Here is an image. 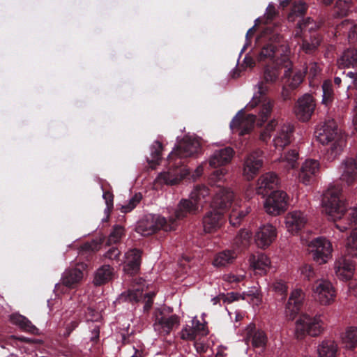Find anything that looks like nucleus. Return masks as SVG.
Wrapping results in <instances>:
<instances>
[{"label": "nucleus", "mask_w": 357, "mask_h": 357, "mask_svg": "<svg viewBox=\"0 0 357 357\" xmlns=\"http://www.w3.org/2000/svg\"><path fill=\"white\" fill-rule=\"evenodd\" d=\"M357 259V227L354 228L347 238L344 255L335 261V271L337 277L344 281H348L349 289H357L356 279L353 280Z\"/></svg>", "instance_id": "f257e3e1"}, {"label": "nucleus", "mask_w": 357, "mask_h": 357, "mask_svg": "<svg viewBox=\"0 0 357 357\" xmlns=\"http://www.w3.org/2000/svg\"><path fill=\"white\" fill-rule=\"evenodd\" d=\"M317 140L322 144L329 145L327 156L329 160L335 158L342 151L346 144L345 137L334 120H328L315 132Z\"/></svg>", "instance_id": "f03ea898"}, {"label": "nucleus", "mask_w": 357, "mask_h": 357, "mask_svg": "<svg viewBox=\"0 0 357 357\" xmlns=\"http://www.w3.org/2000/svg\"><path fill=\"white\" fill-rule=\"evenodd\" d=\"M307 9L306 4L303 1H299L297 3L294 5L291 13L288 16V19L289 21L295 22L298 19V29L299 31H297L296 33V37H300L301 36V32L303 31L305 40H303L302 45V49L305 52H310L313 50H314L319 44H320V38L319 36L317 34H313L311 36V43H309L307 40V35L306 31L309 32L316 29L318 28L317 24L313 22L310 17L306 19H303V16L305 14V12Z\"/></svg>", "instance_id": "7ed1b4c3"}, {"label": "nucleus", "mask_w": 357, "mask_h": 357, "mask_svg": "<svg viewBox=\"0 0 357 357\" xmlns=\"http://www.w3.org/2000/svg\"><path fill=\"white\" fill-rule=\"evenodd\" d=\"M340 196L341 188L335 183H330L323 193L322 206L329 221L340 220L345 212L344 202Z\"/></svg>", "instance_id": "20e7f679"}, {"label": "nucleus", "mask_w": 357, "mask_h": 357, "mask_svg": "<svg viewBox=\"0 0 357 357\" xmlns=\"http://www.w3.org/2000/svg\"><path fill=\"white\" fill-rule=\"evenodd\" d=\"M256 86L257 91L255 92L252 100L247 104L245 109L248 110L257 106L259 107L257 124L261 126L271 116L274 102L266 96L268 88L263 82H259Z\"/></svg>", "instance_id": "39448f33"}, {"label": "nucleus", "mask_w": 357, "mask_h": 357, "mask_svg": "<svg viewBox=\"0 0 357 357\" xmlns=\"http://www.w3.org/2000/svg\"><path fill=\"white\" fill-rule=\"evenodd\" d=\"M124 228L121 225H115L113 231L107 239L105 237L99 240H92L90 242L83 243L79 250V255L82 258H86L89 261L96 252L100 250L102 244L105 241L107 245H112L120 241L123 235Z\"/></svg>", "instance_id": "423d86ee"}, {"label": "nucleus", "mask_w": 357, "mask_h": 357, "mask_svg": "<svg viewBox=\"0 0 357 357\" xmlns=\"http://www.w3.org/2000/svg\"><path fill=\"white\" fill-rule=\"evenodd\" d=\"M290 50L289 47L282 45L280 48L273 44H268L263 47L257 56L259 61H266L273 60L275 57L274 63L276 66L282 68H289L291 65L289 59Z\"/></svg>", "instance_id": "0eeeda50"}, {"label": "nucleus", "mask_w": 357, "mask_h": 357, "mask_svg": "<svg viewBox=\"0 0 357 357\" xmlns=\"http://www.w3.org/2000/svg\"><path fill=\"white\" fill-rule=\"evenodd\" d=\"M324 323L320 317H310L303 314L296 323L295 333L297 339H303L306 335L312 337L319 335L324 331Z\"/></svg>", "instance_id": "6e6552de"}, {"label": "nucleus", "mask_w": 357, "mask_h": 357, "mask_svg": "<svg viewBox=\"0 0 357 357\" xmlns=\"http://www.w3.org/2000/svg\"><path fill=\"white\" fill-rule=\"evenodd\" d=\"M288 206V195L282 190L272 192L264 200L265 211L271 215L277 216L283 213Z\"/></svg>", "instance_id": "1a4fd4ad"}, {"label": "nucleus", "mask_w": 357, "mask_h": 357, "mask_svg": "<svg viewBox=\"0 0 357 357\" xmlns=\"http://www.w3.org/2000/svg\"><path fill=\"white\" fill-rule=\"evenodd\" d=\"M311 255L314 261L319 265L326 264L331 257L333 251L331 243L325 238L318 237L309 244Z\"/></svg>", "instance_id": "9d476101"}, {"label": "nucleus", "mask_w": 357, "mask_h": 357, "mask_svg": "<svg viewBox=\"0 0 357 357\" xmlns=\"http://www.w3.org/2000/svg\"><path fill=\"white\" fill-rule=\"evenodd\" d=\"M263 166V152L255 150L248 154L243 163V176L248 181L252 180Z\"/></svg>", "instance_id": "9b49d317"}, {"label": "nucleus", "mask_w": 357, "mask_h": 357, "mask_svg": "<svg viewBox=\"0 0 357 357\" xmlns=\"http://www.w3.org/2000/svg\"><path fill=\"white\" fill-rule=\"evenodd\" d=\"M200 149V143L197 138L192 135L185 136L176 148L169 154V159L172 160L174 156L186 158L198 153Z\"/></svg>", "instance_id": "f8f14e48"}, {"label": "nucleus", "mask_w": 357, "mask_h": 357, "mask_svg": "<svg viewBox=\"0 0 357 357\" xmlns=\"http://www.w3.org/2000/svg\"><path fill=\"white\" fill-rule=\"evenodd\" d=\"M319 162L314 159H306L301 165L296 178L299 182L308 185L317 176L319 172Z\"/></svg>", "instance_id": "ddd939ff"}, {"label": "nucleus", "mask_w": 357, "mask_h": 357, "mask_svg": "<svg viewBox=\"0 0 357 357\" xmlns=\"http://www.w3.org/2000/svg\"><path fill=\"white\" fill-rule=\"evenodd\" d=\"M315 298L321 305H328L335 296V291L331 282L319 280L312 287Z\"/></svg>", "instance_id": "4468645a"}, {"label": "nucleus", "mask_w": 357, "mask_h": 357, "mask_svg": "<svg viewBox=\"0 0 357 357\" xmlns=\"http://www.w3.org/2000/svg\"><path fill=\"white\" fill-rule=\"evenodd\" d=\"M315 109V102L312 96L305 94L298 100L295 114L301 121H307L312 116Z\"/></svg>", "instance_id": "2eb2a0df"}, {"label": "nucleus", "mask_w": 357, "mask_h": 357, "mask_svg": "<svg viewBox=\"0 0 357 357\" xmlns=\"http://www.w3.org/2000/svg\"><path fill=\"white\" fill-rule=\"evenodd\" d=\"M304 294L301 289L291 291L285 305V314L288 319L294 320L303 305Z\"/></svg>", "instance_id": "dca6fc26"}, {"label": "nucleus", "mask_w": 357, "mask_h": 357, "mask_svg": "<svg viewBox=\"0 0 357 357\" xmlns=\"http://www.w3.org/2000/svg\"><path fill=\"white\" fill-rule=\"evenodd\" d=\"M276 235V228L273 225H262L256 232L255 241L259 248L265 249L273 243Z\"/></svg>", "instance_id": "f3484780"}, {"label": "nucleus", "mask_w": 357, "mask_h": 357, "mask_svg": "<svg viewBox=\"0 0 357 357\" xmlns=\"http://www.w3.org/2000/svg\"><path fill=\"white\" fill-rule=\"evenodd\" d=\"M142 250L133 248L126 254V260L124 263L123 271L130 275L137 274L140 270L142 263Z\"/></svg>", "instance_id": "a211bd4d"}, {"label": "nucleus", "mask_w": 357, "mask_h": 357, "mask_svg": "<svg viewBox=\"0 0 357 357\" xmlns=\"http://www.w3.org/2000/svg\"><path fill=\"white\" fill-rule=\"evenodd\" d=\"M86 267L87 264L82 263L75 268L66 270L61 277L62 284L70 289L76 287L82 281L84 277L83 270Z\"/></svg>", "instance_id": "6ab92c4d"}, {"label": "nucleus", "mask_w": 357, "mask_h": 357, "mask_svg": "<svg viewBox=\"0 0 357 357\" xmlns=\"http://www.w3.org/2000/svg\"><path fill=\"white\" fill-rule=\"evenodd\" d=\"M179 324V317L176 314L169 317L162 316L156 317L153 327L160 335L167 336L170 334L174 327L178 326Z\"/></svg>", "instance_id": "aec40b11"}, {"label": "nucleus", "mask_w": 357, "mask_h": 357, "mask_svg": "<svg viewBox=\"0 0 357 357\" xmlns=\"http://www.w3.org/2000/svg\"><path fill=\"white\" fill-rule=\"evenodd\" d=\"M294 127L291 124L287 123L278 126L277 132L273 138V144L276 149H282L290 144Z\"/></svg>", "instance_id": "412c9836"}, {"label": "nucleus", "mask_w": 357, "mask_h": 357, "mask_svg": "<svg viewBox=\"0 0 357 357\" xmlns=\"http://www.w3.org/2000/svg\"><path fill=\"white\" fill-rule=\"evenodd\" d=\"M243 110H241L232 119L230 127L231 129L238 128L241 135H244L250 130L256 121V116L253 114H248L245 117H242Z\"/></svg>", "instance_id": "4be33fe9"}, {"label": "nucleus", "mask_w": 357, "mask_h": 357, "mask_svg": "<svg viewBox=\"0 0 357 357\" xmlns=\"http://www.w3.org/2000/svg\"><path fill=\"white\" fill-rule=\"evenodd\" d=\"M234 153L231 147L215 150L209 158V165L213 167L225 165L231 162Z\"/></svg>", "instance_id": "5701e85b"}, {"label": "nucleus", "mask_w": 357, "mask_h": 357, "mask_svg": "<svg viewBox=\"0 0 357 357\" xmlns=\"http://www.w3.org/2000/svg\"><path fill=\"white\" fill-rule=\"evenodd\" d=\"M239 252L235 248L220 251L215 255L213 265L217 268L226 267L234 262Z\"/></svg>", "instance_id": "b1692460"}, {"label": "nucleus", "mask_w": 357, "mask_h": 357, "mask_svg": "<svg viewBox=\"0 0 357 357\" xmlns=\"http://www.w3.org/2000/svg\"><path fill=\"white\" fill-rule=\"evenodd\" d=\"M188 174L189 172L186 169L180 170L179 173L175 170L164 172L158 176L156 181L160 183L173 185L178 183Z\"/></svg>", "instance_id": "393cba45"}, {"label": "nucleus", "mask_w": 357, "mask_h": 357, "mask_svg": "<svg viewBox=\"0 0 357 357\" xmlns=\"http://www.w3.org/2000/svg\"><path fill=\"white\" fill-rule=\"evenodd\" d=\"M234 199V194L229 188H220L213 198V205L219 209L227 208Z\"/></svg>", "instance_id": "a878e982"}, {"label": "nucleus", "mask_w": 357, "mask_h": 357, "mask_svg": "<svg viewBox=\"0 0 357 357\" xmlns=\"http://www.w3.org/2000/svg\"><path fill=\"white\" fill-rule=\"evenodd\" d=\"M258 192L259 194L266 193L268 190L276 188L279 184L278 176L272 172L262 175L257 181Z\"/></svg>", "instance_id": "bb28decb"}, {"label": "nucleus", "mask_w": 357, "mask_h": 357, "mask_svg": "<svg viewBox=\"0 0 357 357\" xmlns=\"http://www.w3.org/2000/svg\"><path fill=\"white\" fill-rule=\"evenodd\" d=\"M176 225H137L135 231L143 236H148L162 229L166 231L175 230Z\"/></svg>", "instance_id": "cd10ccee"}, {"label": "nucleus", "mask_w": 357, "mask_h": 357, "mask_svg": "<svg viewBox=\"0 0 357 357\" xmlns=\"http://www.w3.org/2000/svg\"><path fill=\"white\" fill-rule=\"evenodd\" d=\"M197 209V204L191 199H183L179 202L175 215L178 220H181L188 214L195 212Z\"/></svg>", "instance_id": "c85d7f7f"}, {"label": "nucleus", "mask_w": 357, "mask_h": 357, "mask_svg": "<svg viewBox=\"0 0 357 357\" xmlns=\"http://www.w3.org/2000/svg\"><path fill=\"white\" fill-rule=\"evenodd\" d=\"M13 324L18 326L24 331L38 334V329L26 317L19 314H13L10 317Z\"/></svg>", "instance_id": "c756f323"}, {"label": "nucleus", "mask_w": 357, "mask_h": 357, "mask_svg": "<svg viewBox=\"0 0 357 357\" xmlns=\"http://www.w3.org/2000/svg\"><path fill=\"white\" fill-rule=\"evenodd\" d=\"M251 238L252 233L249 230L246 229H241L234 240V248L241 252L244 249L248 248L250 244Z\"/></svg>", "instance_id": "7c9ffc66"}, {"label": "nucleus", "mask_w": 357, "mask_h": 357, "mask_svg": "<svg viewBox=\"0 0 357 357\" xmlns=\"http://www.w3.org/2000/svg\"><path fill=\"white\" fill-rule=\"evenodd\" d=\"M114 268L109 265H103L96 272L93 282L96 285H102L108 282L113 275Z\"/></svg>", "instance_id": "2f4dec72"}, {"label": "nucleus", "mask_w": 357, "mask_h": 357, "mask_svg": "<svg viewBox=\"0 0 357 357\" xmlns=\"http://www.w3.org/2000/svg\"><path fill=\"white\" fill-rule=\"evenodd\" d=\"M337 65L340 68L344 67H357V50L355 49H348L337 61Z\"/></svg>", "instance_id": "473e14b6"}, {"label": "nucleus", "mask_w": 357, "mask_h": 357, "mask_svg": "<svg viewBox=\"0 0 357 357\" xmlns=\"http://www.w3.org/2000/svg\"><path fill=\"white\" fill-rule=\"evenodd\" d=\"M337 346L334 341L324 340L318 348L319 357H336Z\"/></svg>", "instance_id": "72a5a7b5"}, {"label": "nucleus", "mask_w": 357, "mask_h": 357, "mask_svg": "<svg viewBox=\"0 0 357 357\" xmlns=\"http://www.w3.org/2000/svg\"><path fill=\"white\" fill-rule=\"evenodd\" d=\"M143 288L137 287L134 289H128L123 292L119 298L122 302L138 303L143 297Z\"/></svg>", "instance_id": "f704fd0d"}, {"label": "nucleus", "mask_w": 357, "mask_h": 357, "mask_svg": "<svg viewBox=\"0 0 357 357\" xmlns=\"http://www.w3.org/2000/svg\"><path fill=\"white\" fill-rule=\"evenodd\" d=\"M291 66L289 68H286L287 70L284 72V76L289 77L287 80V84L289 87L291 89H296L299 86V84L303 82L305 75V70L303 69L302 70H297L292 73V75L290 73Z\"/></svg>", "instance_id": "c9c22d12"}, {"label": "nucleus", "mask_w": 357, "mask_h": 357, "mask_svg": "<svg viewBox=\"0 0 357 357\" xmlns=\"http://www.w3.org/2000/svg\"><path fill=\"white\" fill-rule=\"evenodd\" d=\"M298 153L296 150H291L284 153L279 159L284 164V167L287 170L294 169L297 166Z\"/></svg>", "instance_id": "e433bc0d"}, {"label": "nucleus", "mask_w": 357, "mask_h": 357, "mask_svg": "<svg viewBox=\"0 0 357 357\" xmlns=\"http://www.w3.org/2000/svg\"><path fill=\"white\" fill-rule=\"evenodd\" d=\"M271 264L270 259L264 254H259L257 259L253 256L252 265L255 270H258L260 273H265Z\"/></svg>", "instance_id": "4c0bfd02"}, {"label": "nucleus", "mask_w": 357, "mask_h": 357, "mask_svg": "<svg viewBox=\"0 0 357 357\" xmlns=\"http://www.w3.org/2000/svg\"><path fill=\"white\" fill-rule=\"evenodd\" d=\"M343 342L348 349H354L357 345V328L349 327L342 337Z\"/></svg>", "instance_id": "58836bf2"}, {"label": "nucleus", "mask_w": 357, "mask_h": 357, "mask_svg": "<svg viewBox=\"0 0 357 357\" xmlns=\"http://www.w3.org/2000/svg\"><path fill=\"white\" fill-rule=\"evenodd\" d=\"M162 149V146L160 142L155 141L153 144L151 148V158L147 160L151 168H155V166L158 164L160 160Z\"/></svg>", "instance_id": "ea45409f"}, {"label": "nucleus", "mask_w": 357, "mask_h": 357, "mask_svg": "<svg viewBox=\"0 0 357 357\" xmlns=\"http://www.w3.org/2000/svg\"><path fill=\"white\" fill-rule=\"evenodd\" d=\"M204 329V326L202 325L199 321L195 327L190 328L188 326L184 327L181 333V338L184 340H194L197 337L198 331Z\"/></svg>", "instance_id": "a19ab883"}, {"label": "nucleus", "mask_w": 357, "mask_h": 357, "mask_svg": "<svg viewBox=\"0 0 357 357\" xmlns=\"http://www.w3.org/2000/svg\"><path fill=\"white\" fill-rule=\"evenodd\" d=\"M267 342V337L262 331H256L252 335V344L253 347L260 349L264 351Z\"/></svg>", "instance_id": "79ce46f5"}, {"label": "nucleus", "mask_w": 357, "mask_h": 357, "mask_svg": "<svg viewBox=\"0 0 357 357\" xmlns=\"http://www.w3.org/2000/svg\"><path fill=\"white\" fill-rule=\"evenodd\" d=\"M322 103L327 106L332 102L334 97L332 82L326 80L322 85Z\"/></svg>", "instance_id": "37998d69"}, {"label": "nucleus", "mask_w": 357, "mask_h": 357, "mask_svg": "<svg viewBox=\"0 0 357 357\" xmlns=\"http://www.w3.org/2000/svg\"><path fill=\"white\" fill-rule=\"evenodd\" d=\"M307 221V216L301 211H291L286 218V223H306Z\"/></svg>", "instance_id": "c03bdc74"}, {"label": "nucleus", "mask_w": 357, "mask_h": 357, "mask_svg": "<svg viewBox=\"0 0 357 357\" xmlns=\"http://www.w3.org/2000/svg\"><path fill=\"white\" fill-rule=\"evenodd\" d=\"M278 126V122L275 119L269 121L261 132L260 139L264 142L268 141L271 138L273 131L275 130Z\"/></svg>", "instance_id": "a18cd8bd"}, {"label": "nucleus", "mask_w": 357, "mask_h": 357, "mask_svg": "<svg viewBox=\"0 0 357 357\" xmlns=\"http://www.w3.org/2000/svg\"><path fill=\"white\" fill-rule=\"evenodd\" d=\"M223 213L221 211L213 208L204 218V223H217L222 221Z\"/></svg>", "instance_id": "49530a36"}, {"label": "nucleus", "mask_w": 357, "mask_h": 357, "mask_svg": "<svg viewBox=\"0 0 357 357\" xmlns=\"http://www.w3.org/2000/svg\"><path fill=\"white\" fill-rule=\"evenodd\" d=\"M273 290L278 295L281 296V300H284L287 295V285L282 280H275L272 284Z\"/></svg>", "instance_id": "de8ad7c7"}, {"label": "nucleus", "mask_w": 357, "mask_h": 357, "mask_svg": "<svg viewBox=\"0 0 357 357\" xmlns=\"http://www.w3.org/2000/svg\"><path fill=\"white\" fill-rule=\"evenodd\" d=\"M208 189L205 186H197L192 190L190 195V199L194 201L197 204L202 198L208 195Z\"/></svg>", "instance_id": "09e8293b"}, {"label": "nucleus", "mask_w": 357, "mask_h": 357, "mask_svg": "<svg viewBox=\"0 0 357 357\" xmlns=\"http://www.w3.org/2000/svg\"><path fill=\"white\" fill-rule=\"evenodd\" d=\"M351 6V0H338L336 2L335 12L340 17L345 16Z\"/></svg>", "instance_id": "8fccbe9b"}, {"label": "nucleus", "mask_w": 357, "mask_h": 357, "mask_svg": "<svg viewBox=\"0 0 357 357\" xmlns=\"http://www.w3.org/2000/svg\"><path fill=\"white\" fill-rule=\"evenodd\" d=\"M142 197L140 193L135 194L133 197H132V198L128 201L127 204L121 205L120 208L121 211L122 213H128L131 211L139 203Z\"/></svg>", "instance_id": "3c124183"}, {"label": "nucleus", "mask_w": 357, "mask_h": 357, "mask_svg": "<svg viewBox=\"0 0 357 357\" xmlns=\"http://www.w3.org/2000/svg\"><path fill=\"white\" fill-rule=\"evenodd\" d=\"M278 71L276 68H266L264 73V79L266 83H273L278 78Z\"/></svg>", "instance_id": "603ef678"}, {"label": "nucleus", "mask_w": 357, "mask_h": 357, "mask_svg": "<svg viewBox=\"0 0 357 357\" xmlns=\"http://www.w3.org/2000/svg\"><path fill=\"white\" fill-rule=\"evenodd\" d=\"M301 274L303 277L308 280H311L314 278L315 273L312 265L305 264L301 268Z\"/></svg>", "instance_id": "864d4df0"}, {"label": "nucleus", "mask_w": 357, "mask_h": 357, "mask_svg": "<svg viewBox=\"0 0 357 357\" xmlns=\"http://www.w3.org/2000/svg\"><path fill=\"white\" fill-rule=\"evenodd\" d=\"M221 225H199L200 229H202L201 235L213 234L220 229Z\"/></svg>", "instance_id": "5fc2aeb1"}, {"label": "nucleus", "mask_w": 357, "mask_h": 357, "mask_svg": "<svg viewBox=\"0 0 357 357\" xmlns=\"http://www.w3.org/2000/svg\"><path fill=\"white\" fill-rule=\"evenodd\" d=\"M309 79L310 82H312V79L320 73L321 69L317 63H312L309 65Z\"/></svg>", "instance_id": "6e6d98bb"}, {"label": "nucleus", "mask_w": 357, "mask_h": 357, "mask_svg": "<svg viewBox=\"0 0 357 357\" xmlns=\"http://www.w3.org/2000/svg\"><path fill=\"white\" fill-rule=\"evenodd\" d=\"M155 296V294L154 292H150L148 294H146L144 295V298L146 299L145 304L144 306V310L145 312H149L151 308L152 307L153 303V297Z\"/></svg>", "instance_id": "4d7b16f0"}, {"label": "nucleus", "mask_w": 357, "mask_h": 357, "mask_svg": "<svg viewBox=\"0 0 357 357\" xmlns=\"http://www.w3.org/2000/svg\"><path fill=\"white\" fill-rule=\"evenodd\" d=\"M146 221L149 223H166L167 220L165 219V218L159 215H154V214H149L146 215Z\"/></svg>", "instance_id": "13d9d810"}, {"label": "nucleus", "mask_w": 357, "mask_h": 357, "mask_svg": "<svg viewBox=\"0 0 357 357\" xmlns=\"http://www.w3.org/2000/svg\"><path fill=\"white\" fill-rule=\"evenodd\" d=\"M347 77L350 79V84L348 85L347 88L349 89H357V70L354 72H348L347 74Z\"/></svg>", "instance_id": "bf43d9fd"}, {"label": "nucleus", "mask_w": 357, "mask_h": 357, "mask_svg": "<svg viewBox=\"0 0 357 357\" xmlns=\"http://www.w3.org/2000/svg\"><path fill=\"white\" fill-rule=\"evenodd\" d=\"M223 280L227 282L232 283H238L241 282L244 277L243 275H236L234 274H225L222 277Z\"/></svg>", "instance_id": "052dcab7"}, {"label": "nucleus", "mask_w": 357, "mask_h": 357, "mask_svg": "<svg viewBox=\"0 0 357 357\" xmlns=\"http://www.w3.org/2000/svg\"><path fill=\"white\" fill-rule=\"evenodd\" d=\"M121 251L114 246L110 248L105 254V257L109 259H116L120 255Z\"/></svg>", "instance_id": "680f3d73"}, {"label": "nucleus", "mask_w": 357, "mask_h": 357, "mask_svg": "<svg viewBox=\"0 0 357 357\" xmlns=\"http://www.w3.org/2000/svg\"><path fill=\"white\" fill-rule=\"evenodd\" d=\"M225 169H219L215 170L211 176L210 180L212 182H216L222 181L225 174Z\"/></svg>", "instance_id": "e2e57ef3"}, {"label": "nucleus", "mask_w": 357, "mask_h": 357, "mask_svg": "<svg viewBox=\"0 0 357 357\" xmlns=\"http://www.w3.org/2000/svg\"><path fill=\"white\" fill-rule=\"evenodd\" d=\"M107 204V210L109 211L113 205V195L109 192H105L102 195Z\"/></svg>", "instance_id": "0e129e2a"}, {"label": "nucleus", "mask_w": 357, "mask_h": 357, "mask_svg": "<svg viewBox=\"0 0 357 357\" xmlns=\"http://www.w3.org/2000/svg\"><path fill=\"white\" fill-rule=\"evenodd\" d=\"M245 68H252L255 65V61L251 56L246 55L243 59V64Z\"/></svg>", "instance_id": "69168bd1"}, {"label": "nucleus", "mask_w": 357, "mask_h": 357, "mask_svg": "<svg viewBox=\"0 0 357 357\" xmlns=\"http://www.w3.org/2000/svg\"><path fill=\"white\" fill-rule=\"evenodd\" d=\"M351 223L357 222V208H351L349 213Z\"/></svg>", "instance_id": "338daca9"}, {"label": "nucleus", "mask_w": 357, "mask_h": 357, "mask_svg": "<svg viewBox=\"0 0 357 357\" xmlns=\"http://www.w3.org/2000/svg\"><path fill=\"white\" fill-rule=\"evenodd\" d=\"M79 325V321L77 320L72 321L67 326L66 330L70 334L73 331H74Z\"/></svg>", "instance_id": "774afa93"}]
</instances>
